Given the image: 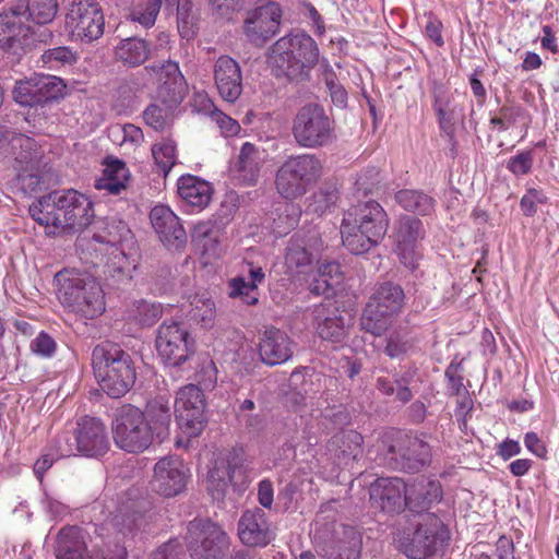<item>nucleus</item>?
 <instances>
[{
	"instance_id": "nucleus-1",
	"label": "nucleus",
	"mask_w": 559,
	"mask_h": 559,
	"mask_svg": "<svg viewBox=\"0 0 559 559\" xmlns=\"http://www.w3.org/2000/svg\"><path fill=\"white\" fill-rule=\"evenodd\" d=\"M110 509L109 506L106 507ZM96 527L97 536L87 546V534L76 525L62 527L56 535L53 555L56 559H127L128 551L122 538L140 530L144 523V514L135 501L122 502L116 513Z\"/></svg>"
},
{
	"instance_id": "nucleus-2",
	"label": "nucleus",
	"mask_w": 559,
	"mask_h": 559,
	"mask_svg": "<svg viewBox=\"0 0 559 559\" xmlns=\"http://www.w3.org/2000/svg\"><path fill=\"white\" fill-rule=\"evenodd\" d=\"M29 214L50 234L75 233L87 227L94 218L92 201L74 190L49 192L29 206Z\"/></svg>"
},
{
	"instance_id": "nucleus-3",
	"label": "nucleus",
	"mask_w": 559,
	"mask_h": 559,
	"mask_svg": "<svg viewBox=\"0 0 559 559\" xmlns=\"http://www.w3.org/2000/svg\"><path fill=\"white\" fill-rule=\"evenodd\" d=\"M388 227L389 217L380 203L373 200L358 202L343 214L342 242L352 253L362 254L384 238Z\"/></svg>"
},
{
	"instance_id": "nucleus-4",
	"label": "nucleus",
	"mask_w": 559,
	"mask_h": 559,
	"mask_svg": "<svg viewBox=\"0 0 559 559\" xmlns=\"http://www.w3.org/2000/svg\"><path fill=\"white\" fill-rule=\"evenodd\" d=\"M56 296L61 306L79 319L93 320L106 309L105 294L94 276L76 269L55 275Z\"/></svg>"
},
{
	"instance_id": "nucleus-5",
	"label": "nucleus",
	"mask_w": 559,
	"mask_h": 559,
	"mask_svg": "<svg viewBox=\"0 0 559 559\" xmlns=\"http://www.w3.org/2000/svg\"><path fill=\"white\" fill-rule=\"evenodd\" d=\"M319 55L314 39L306 33H298L277 39L270 48L267 62L275 76L302 80L318 63Z\"/></svg>"
},
{
	"instance_id": "nucleus-6",
	"label": "nucleus",
	"mask_w": 559,
	"mask_h": 559,
	"mask_svg": "<svg viewBox=\"0 0 559 559\" xmlns=\"http://www.w3.org/2000/svg\"><path fill=\"white\" fill-rule=\"evenodd\" d=\"M96 380L108 396L119 399L133 386L136 372L131 356L119 345L103 342L92 353Z\"/></svg>"
},
{
	"instance_id": "nucleus-7",
	"label": "nucleus",
	"mask_w": 559,
	"mask_h": 559,
	"mask_svg": "<svg viewBox=\"0 0 559 559\" xmlns=\"http://www.w3.org/2000/svg\"><path fill=\"white\" fill-rule=\"evenodd\" d=\"M109 448L104 424L95 417L82 416L71 428L64 429L56 439V449L61 457L84 455L97 457Z\"/></svg>"
},
{
	"instance_id": "nucleus-8",
	"label": "nucleus",
	"mask_w": 559,
	"mask_h": 559,
	"mask_svg": "<svg viewBox=\"0 0 559 559\" xmlns=\"http://www.w3.org/2000/svg\"><path fill=\"white\" fill-rule=\"evenodd\" d=\"M405 304L403 288L391 282H385L376 287L367 302L361 319V328L373 334L382 335L392 324Z\"/></svg>"
},
{
	"instance_id": "nucleus-9",
	"label": "nucleus",
	"mask_w": 559,
	"mask_h": 559,
	"mask_svg": "<svg viewBox=\"0 0 559 559\" xmlns=\"http://www.w3.org/2000/svg\"><path fill=\"white\" fill-rule=\"evenodd\" d=\"M322 163L313 154L289 156L277 169L275 187L287 200H294L307 192L322 175Z\"/></svg>"
},
{
	"instance_id": "nucleus-10",
	"label": "nucleus",
	"mask_w": 559,
	"mask_h": 559,
	"mask_svg": "<svg viewBox=\"0 0 559 559\" xmlns=\"http://www.w3.org/2000/svg\"><path fill=\"white\" fill-rule=\"evenodd\" d=\"M313 544L324 559H359L361 540L352 526L316 521Z\"/></svg>"
},
{
	"instance_id": "nucleus-11",
	"label": "nucleus",
	"mask_w": 559,
	"mask_h": 559,
	"mask_svg": "<svg viewBox=\"0 0 559 559\" xmlns=\"http://www.w3.org/2000/svg\"><path fill=\"white\" fill-rule=\"evenodd\" d=\"M292 134L300 147H323L334 138L333 121L322 106L308 104L299 108L293 118Z\"/></svg>"
},
{
	"instance_id": "nucleus-12",
	"label": "nucleus",
	"mask_w": 559,
	"mask_h": 559,
	"mask_svg": "<svg viewBox=\"0 0 559 559\" xmlns=\"http://www.w3.org/2000/svg\"><path fill=\"white\" fill-rule=\"evenodd\" d=\"M185 538L192 559H226L229 552V536L211 521H191Z\"/></svg>"
},
{
	"instance_id": "nucleus-13",
	"label": "nucleus",
	"mask_w": 559,
	"mask_h": 559,
	"mask_svg": "<svg viewBox=\"0 0 559 559\" xmlns=\"http://www.w3.org/2000/svg\"><path fill=\"white\" fill-rule=\"evenodd\" d=\"M112 437L116 445L129 453L147 450L156 439L142 418V412L133 405L122 406L112 423Z\"/></svg>"
},
{
	"instance_id": "nucleus-14",
	"label": "nucleus",
	"mask_w": 559,
	"mask_h": 559,
	"mask_svg": "<svg viewBox=\"0 0 559 559\" xmlns=\"http://www.w3.org/2000/svg\"><path fill=\"white\" fill-rule=\"evenodd\" d=\"M175 416L178 427L187 440L178 438L177 447L187 445L190 438L199 436L205 425V399L201 389L195 384L180 388L175 397Z\"/></svg>"
},
{
	"instance_id": "nucleus-15",
	"label": "nucleus",
	"mask_w": 559,
	"mask_h": 559,
	"mask_svg": "<svg viewBox=\"0 0 559 559\" xmlns=\"http://www.w3.org/2000/svg\"><path fill=\"white\" fill-rule=\"evenodd\" d=\"M105 17L95 0H73L66 15V29L74 40L92 43L104 34Z\"/></svg>"
},
{
	"instance_id": "nucleus-16",
	"label": "nucleus",
	"mask_w": 559,
	"mask_h": 559,
	"mask_svg": "<svg viewBox=\"0 0 559 559\" xmlns=\"http://www.w3.org/2000/svg\"><path fill=\"white\" fill-rule=\"evenodd\" d=\"M449 538V532L442 521L428 515L419 523L411 538H399L400 550L412 559H425L431 556Z\"/></svg>"
},
{
	"instance_id": "nucleus-17",
	"label": "nucleus",
	"mask_w": 559,
	"mask_h": 559,
	"mask_svg": "<svg viewBox=\"0 0 559 559\" xmlns=\"http://www.w3.org/2000/svg\"><path fill=\"white\" fill-rule=\"evenodd\" d=\"M283 10L275 1H265L247 11L243 20V34L254 46L262 47L277 35Z\"/></svg>"
},
{
	"instance_id": "nucleus-18",
	"label": "nucleus",
	"mask_w": 559,
	"mask_h": 559,
	"mask_svg": "<svg viewBox=\"0 0 559 559\" xmlns=\"http://www.w3.org/2000/svg\"><path fill=\"white\" fill-rule=\"evenodd\" d=\"M156 349L170 366H180L194 353V340L179 322H164L157 332Z\"/></svg>"
},
{
	"instance_id": "nucleus-19",
	"label": "nucleus",
	"mask_w": 559,
	"mask_h": 559,
	"mask_svg": "<svg viewBox=\"0 0 559 559\" xmlns=\"http://www.w3.org/2000/svg\"><path fill=\"white\" fill-rule=\"evenodd\" d=\"M237 534L241 544L248 548H264L276 536L269 515L257 507L242 512L237 523Z\"/></svg>"
},
{
	"instance_id": "nucleus-20",
	"label": "nucleus",
	"mask_w": 559,
	"mask_h": 559,
	"mask_svg": "<svg viewBox=\"0 0 559 559\" xmlns=\"http://www.w3.org/2000/svg\"><path fill=\"white\" fill-rule=\"evenodd\" d=\"M322 241L317 231L295 233L288 241L285 252L286 272L296 276L310 267L317 258Z\"/></svg>"
},
{
	"instance_id": "nucleus-21",
	"label": "nucleus",
	"mask_w": 559,
	"mask_h": 559,
	"mask_svg": "<svg viewBox=\"0 0 559 559\" xmlns=\"http://www.w3.org/2000/svg\"><path fill=\"white\" fill-rule=\"evenodd\" d=\"M311 324L323 341L341 344L347 336V324L336 301L324 299L309 308Z\"/></svg>"
},
{
	"instance_id": "nucleus-22",
	"label": "nucleus",
	"mask_w": 559,
	"mask_h": 559,
	"mask_svg": "<svg viewBox=\"0 0 559 559\" xmlns=\"http://www.w3.org/2000/svg\"><path fill=\"white\" fill-rule=\"evenodd\" d=\"M189 469L177 455L159 459L154 466L152 486L164 497H175L182 492L187 486Z\"/></svg>"
},
{
	"instance_id": "nucleus-23",
	"label": "nucleus",
	"mask_w": 559,
	"mask_h": 559,
	"mask_svg": "<svg viewBox=\"0 0 559 559\" xmlns=\"http://www.w3.org/2000/svg\"><path fill=\"white\" fill-rule=\"evenodd\" d=\"M155 73L157 87L156 100L162 105L177 107L188 93V85L179 64L174 61H167L157 69L152 68Z\"/></svg>"
},
{
	"instance_id": "nucleus-24",
	"label": "nucleus",
	"mask_w": 559,
	"mask_h": 559,
	"mask_svg": "<svg viewBox=\"0 0 559 559\" xmlns=\"http://www.w3.org/2000/svg\"><path fill=\"white\" fill-rule=\"evenodd\" d=\"M407 485L399 477H381L369 488L372 507L385 513H399L406 507Z\"/></svg>"
},
{
	"instance_id": "nucleus-25",
	"label": "nucleus",
	"mask_w": 559,
	"mask_h": 559,
	"mask_svg": "<svg viewBox=\"0 0 559 559\" xmlns=\"http://www.w3.org/2000/svg\"><path fill=\"white\" fill-rule=\"evenodd\" d=\"M150 219L159 240L169 250H180L187 243V234L179 217L166 205H156Z\"/></svg>"
},
{
	"instance_id": "nucleus-26",
	"label": "nucleus",
	"mask_w": 559,
	"mask_h": 559,
	"mask_svg": "<svg viewBox=\"0 0 559 559\" xmlns=\"http://www.w3.org/2000/svg\"><path fill=\"white\" fill-rule=\"evenodd\" d=\"M213 74L219 96L227 103H235L242 93V72L239 63L229 56H221L215 61Z\"/></svg>"
},
{
	"instance_id": "nucleus-27",
	"label": "nucleus",
	"mask_w": 559,
	"mask_h": 559,
	"mask_svg": "<svg viewBox=\"0 0 559 559\" xmlns=\"http://www.w3.org/2000/svg\"><path fill=\"white\" fill-rule=\"evenodd\" d=\"M243 460L237 452H231L226 459H218L209 471L207 490L213 500L224 499L226 491L237 474H242Z\"/></svg>"
},
{
	"instance_id": "nucleus-28",
	"label": "nucleus",
	"mask_w": 559,
	"mask_h": 559,
	"mask_svg": "<svg viewBox=\"0 0 559 559\" xmlns=\"http://www.w3.org/2000/svg\"><path fill=\"white\" fill-rule=\"evenodd\" d=\"M294 353V342L288 334L274 326L265 329L259 343L261 360L276 366L289 360Z\"/></svg>"
},
{
	"instance_id": "nucleus-29",
	"label": "nucleus",
	"mask_w": 559,
	"mask_h": 559,
	"mask_svg": "<svg viewBox=\"0 0 559 559\" xmlns=\"http://www.w3.org/2000/svg\"><path fill=\"white\" fill-rule=\"evenodd\" d=\"M141 412L143 421L156 439V442L162 443L168 439L173 423L169 400L166 396L151 399Z\"/></svg>"
},
{
	"instance_id": "nucleus-30",
	"label": "nucleus",
	"mask_w": 559,
	"mask_h": 559,
	"mask_svg": "<svg viewBox=\"0 0 559 559\" xmlns=\"http://www.w3.org/2000/svg\"><path fill=\"white\" fill-rule=\"evenodd\" d=\"M177 191L186 205L195 212L204 210L213 195V187L209 181L190 174L180 176Z\"/></svg>"
},
{
	"instance_id": "nucleus-31",
	"label": "nucleus",
	"mask_w": 559,
	"mask_h": 559,
	"mask_svg": "<svg viewBox=\"0 0 559 559\" xmlns=\"http://www.w3.org/2000/svg\"><path fill=\"white\" fill-rule=\"evenodd\" d=\"M442 498L441 485L424 477L415 479L406 488V507L412 512H424Z\"/></svg>"
},
{
	"instance_id": "nucleus-32",
	"label": "nucleus",
	"mask_w": 559,
	"mask_h": 559,
	"mask_svg": "<svg viewBox=\"0 0 559 559\" xmlns=\"http://www.w3.org/2000/svg\"><path fill=\"white\" fill-rule=\"evenodd\" d=\"M10 12L38 25L49 24L58 12L57 0H12Z\"/></svg>"
},
{
	"instance_id": "nucleus-33",
	"label": "nucleus",
	"mask_w": 559,
	"mask_h": 559,
	"mask_svg": "<svg viewBox=\"0 0 559 559\" xmlns=\"http://www.w3.org/2000/svg\"><path fill=\"white\" fill-rule=\"evenodd\" d=\"M389 452L392 459L404 471L415 473L430 462L431 450L427 442L418 438H409L405 448H400L399 456L395 455V445H391Z\"/></svg>"
},
{
	"instance_id": "nucleus-34",
	"label": "nucleus",
	"mask_w": 559,
	"mask_h": 559,
	"mask_svg": "<svg viewBox=\"0 0 559 559\" xmlns=\"http://www.w3.org/2000/svg\"><path fill=\"white\" fill-rule=\"evenodd\" d=\"M130 173L126 164L118 159L108 160L105 164L103 175L95 180L97 190H105L109 194H119L127 188Z\"/></svg>"
},
{
	"instance_id": "nucleus-35",
	"label": "nucleus",
	"mask_w": 559,
	"mask_h": 559,
	"mask_svg": "<svg viewBox=\"0 0 559 559\" xmlns=\"http://www.w3.org/2000/svg\"><path fill=\"white\" fill-rule=\"evenodd\" d=\"M191 241L203 254L216 257L219 253V229L215 221L197 222L191 229Z\"/></svg>"
},
{
	"instance_id": "nucleus-36",
	"label": "nucleus",
	"mask_w": 559,
	"mask_h": 559,
	"mask_svg": "<svg viewBox=\"0 0 559 559\" xmlns=\"http://www.w3.org/2000/svg\"><path fill=\"white\" fill-rule=\"evenodd\" d=\"M194 108L199 112L209 115L211 119L219 127L225 136H234L239 133L240 124L229 116L216 108L214 103L206 94H198L194 98Z\"/></svg>"
},
{
	"instance_id": "nucleus-37",
	"label": "nucleus",
	"mask_w": 559,
	"mask_h": 559,
	"mask_svg": "<svg viewBox=\"0 0 559 559\" xmlns=\"http://www.w3.org/2000/svg\"><path fill=\"white\" fill-rule=\"evenodd\" d=\"M262 158L259 150L250 142L242 144L238 157L237 169L239 177L247 185H254L258 181Z\"/></svg>"
},
{
	"instance_id": "nucleus-38",
	"label": "nucleus",
	"mask_w": 559,
	"mask_h": 559,
	"mask_svg": "<svg viewBox=\"0 0 559 559\" xmlns=\"http://www.w3.org/2000/svg\"><path fill=\"white\" fill-rule=\"evenodd\" d=\"M342 278L341 265L337 262L321 263L310 284V292L314 295H328Z\"/></svg>"
},
{
	"instance_id": "nucleus-39",
	"label": "nucleus",
	"mask_w": 559,
	"mask_h": 559,
	"mask_svg": "<svg viewBox=\"0 0 559 559\" xmlns=\"http://www.w3.org/2000/svg\"><path fill=\"white\" fill-rule=\"evenodd\" d=\"M148 55L150 49L146 41L140 38L122 39L116 47L117 59L131 67L142 64Z\"/></svg>"
},
{
	"instance_id": "nucleus-40",
	"label": "nucleus",
	"mask_w": 559,
	"mask_h": 559,
	"mask_svg": "<svg viewBox=\"0 0 559 559\" xmlns=\"http://www.w3.org/2000/svg\"><path fill=\"white\" fill-rule=\"evenodd\" d=\"M432 107L438 117V122L441 129H447L452 121L453 110L451 105L453 95L450 87L443 83L435 82L431 90Z\"/></svg>"
},
{
	"instance_id": "nucleus-41",
	"label": "nucleus",
	"mask_w": 559,
	"mask_h": 559,
	"mask_svg": "<svg viewBox=\"0 0 559 559\" xmlns=\"http://www.w3.org/2000/svg\"><path fill=\"white\" fill-rule=\"evenodd\" d=\"M93 239L99 243L98 248H108L109 246H129L133 245V237L128 225L121 221L111 222L107 225L105 234L94 235Z\"/></svg>"
},
{
	"instance_id": "nucleus-42",
	"label": "nucleus",
	"mask_w": 559,
	"mask_h": 559,
	"mask_svg": "<svg viewBox=\"0 0 559 559\" xmlns=\"http://www.w3.org/2000/svg\"><path fill=\"white\" fill-rule=\"evenodd\" d=\"M396 202L406 211L427 215L435 207V200L417 190H401L395 195Z\"/></svg>"
},
{
	"instance_id": "nucleus-43",
	"label": "nucleus",
	"mask_w": 559,
	"mask_h": 559,
	"mask_svg": "<svg viewBox=\"0 0 559 559\" xmlns=\"http://www.w3.org/2000/svg\"><path fill=\"white\" fill-rule=\"evenodd\" d=\"M412 378L413 376L409 372L401 374V377L396 378L394 381L386 377H379L377 379V388L386 396L395 394L396 400L405 404L413 399V393L408 388Z\"/></svg>"
},
{
	"instance_id": "nucleus-44",
	"label": "nucleus",
	"mask_w": 559,
	"mask_h": 559,
	"mask_svg": "<svg viewBox=\"0 0 559 559\" xmlns=\"http://www.w3.org/2000/svg\"><path fill=\"white\" fill-rule=\"evenodd\" d=\"M17 145L23 150V152L15 157V160L22 165L20 168L21 171L17 174V179L23 181L26 178L24 173L34 167L40 157V152L36 148L35 142L24 135H16L12 139V146L16 147Z\"/></svg>"
},
{
	"instance_id": "nucleus-45",
	"label": "nucleus",
	"mask_w": 559,
	"mask_h": 559,
	"mask_svg": "<svg viewBox=\"0 0 559 559\" xmlns=\"http://www.w3.org/2000/svg\"><path fill=\"white\" fill-rule=\"evenodd\" d=\"M396 245H418L425 236L420 219L403 216L399 219L396 228Z\"/></svg>"
},
{
	"instance_id": "nucleus-46",
	"label": "nucleus",
	"mask_w": 559,
	"mask_h": 559,
	"mask_svg": "<svg viewBox=\"0 0 559 559\" xmlns=\"http://www.w3.org/2000/svg\"><path fill=\"white\" fill-rule=\"evenodd\" d=\"M215 313V304L207 294H198L191 300L190 319L201 323L202 326H212Z\"/></svg>"
},
{
	"instance_id": "nucleus-47",
	"label": "nucleus",
	"mask_w": 559,
	"mask_h": 559,
	"mask_svg": "<svg viewBox=\"0 0 559 559\" xmlns=\"http://www.w3.org/2000/svg\"><path fill=\"white\" fill-rule=\"evenodd\" d=\"M415 344V338L407 329L393 331L388 340L384 353L390 358H400L408 354Z\"/></svg>"
},
{
	"instance_id": "nucleus-48",
	"label": "nucleus",
	"mask_w": 559,
	"mask_h": 559,
	"mask_svg": "<svg viewBox=\"0 0 559 559\" xmlns=\"http://www.w3.org/2000/svg\"><path fill=\"white\" fill-rule=\"evenodd\" d=\"M152 154L156 165L167 176L177 163L175 142L170 139H162L152 146Z\"/></svg>"
},
{
	"instance_id": "nucleus-49",
	"label": "nucleus",
	"mask_w": 559,
	"mask_h": 559,
	"mask_svg": "<svg viewBox=\"0 0 559 559\" xmlns=\"http://www.w3.org/2000/svg\"><path fill=\"white\" fill-rule=\"evenodd\" d=\"M163 309L159 304L139 300L129 310V318L143 326L153 325L162 317Z\"/></svg>"
},
{
	"instance_id": "nucleus-50",
	"label": "nucleus",
	"mask_w": 559,
	"mask_h": 559,
	"mask_svg": "<svg viewBox=\"0 0 559 559\" xmlns=\"http://www.w3.org/2000/svg\"><path fill=\"white\" fill-rule=\"evenodd\" d=\"M40 104L62 97L66 90L63 80L55 75L35 74Z\"/></svg>"
},
{
	"instance_id": "nucleus-51",
	"label": "nucleus",
	"mask_w": 559,
	"mask_h": 559,
	"mask_svg": "<svg viewBox=\"0 0 559 559\" xmlns=\"http://www.w3.org/2000/svg\"><path fill=\"white\" fill-rule=\"evenodd\" d=\"M131 246H109L108 248H95V250L104 254L109 272L123 273L131 265L126 251V247L130 248Z\"/></svg>"
},
{
	"instance_id": "nucleus-52",
	"label": "nucleus",
	"mask_w": 559,
	"mask_h": 559,
	"mask_svg": "<svg viewBox=\"0 0 559 559\" xmlns=\"http://www.w3.org/2000/svg\"><path fill=\"white\" fill-rule=\"evenodd\" d=\"M78 52L67 46L47 49L41 55V61L48 69L72 66L78 61Z\"/></svg>"
},
{
	"instance_id": "nucleus-53",
	"label": "nucleus",
	"mask_w": 559,
	"mask_h": 559,
	"mask_svg": "<svg viewBox=\"0 0 559 559\" xmlns=\"http://www.w3.org/2000/svg\"><path fill=\"white\" fill-rule=\"evenodd\" d=\"M13 96L15 102L22 106H35L40 104L36 76L34 75L25 81H19L13 90Z\"/></svg>"
},
{
	"instance_id": "nucleus-54",
	"label": "nucleus",
	"mask_w": 559,
	"mask_h": 559,
	"mask_svg": "<svg viewBox=\"0 0 559 559\" xmlns=\"http://www.w3.org/2000/svg\"><path fill=\"white\" fill-rule=\"evenodd\" d=\"M162 8V0H146L135 7L130 16L133 22L144 27H152Z\"/></svg>"
},
{
	"instance_id": "nucleus-55",
	"label": "nucleus",
	"mask_w": 559,
	"mask_h": 559,
	"mask_svg": "<svg viewBox=\"0 0 559 559\" xmlns=\"http://www.w3.org/2000/svg\"><path fill=\"white\" fill-rule=\"evenodd\" d=\"M229 297L240 298L246 305L253 306L259 301L258 288L247 282L243 276H237L229 282Z\"/></svg>"
},
{
	"instance_id": "nucleus-56",
	"label": "nucleus",
	"mask_w": 559,
	"mask_h": 559,
	"mask_svg": "<svg viewBox=\"0 0 559 559\" xmlns=\"http://www.w3.org/2000/svg\"><path fill=\"white\" fill-rule=\"evenodd\" d=\"M337 200L338 193L335 189H320L319 191L312 194L310 203L308 205V210L318 215H322L326 211L335 206Z\"/></svg>"
},
{
	"instance_id": "nucleus-57",
	"label": "nucleus",
	"mask_w": 559,
	"mask_h": 559,
	"mask_svg": "<svg viewBox=\"0 0 559 559\" xmlns=\"http://www.w3.org/2000/svg\"><path fill=\"white\" fill-rule=\"evenodd\" d=\"M175 108L167 105L158 106L157 104H152L144 110L143 119L151 128L163 130L167 126L168 118Z\"/></svg>"
},
{
	"instance_id": "nucleus-58",
	"label": "nucleus",
	"mask_w": 559,
	"mask_h": 559,
	"mask_svg": "<svg viewBox=\"0 0 559 559\" xmlns=\"http://www.w3.org/2000/svg\"><path fill=\"white\" fill-rule=\"evenodd\" d=\"M395 252L400 262L408 270H416L423 258L421 245H396Z\"/></svg>"
},
{
	"instance_id": "nucleus-59",
	"label": "nucleus",
	"mask_w": 559,
	"mask_h": 559,
	"mask_svg": "<svg viewBox=\"0 0 559 559\" xmlns=\"http://www.w3.org/2000/svg\"><path fill=\"white\" fill-rule=\"evenodd\" d=\"M533 160V153L531 151H521L510 157L507 168L514 176L527 175L532 170Z\"/></svg>"
},
{
	"instance_id": "nucleus-60",
	"label": "nucleus",
	"mask_w": 559,
	"mask_h": 559,
	"mask_svg": "<svg viewBox=\"0 0 559 559\" xmlns=\"http://www.w3.org/2000/svg\"><path fill=\"white\" fill-rule=\"evenodd\" d=\"M523 109L519 106H503L499 116L492 117L490 123L499 131L508 130L522 115Z\"/></svg>"
},
{
	"instance_id": "nucleus-61",
	"label": "nucleus",
	"mask_w": 559,
	"mask_h": 559,
	"mask_svg": "<svg viewBox=\"0 0 559 559\" xmlns=\"http://www.w3.org/2000/svg\"><path fill=\"white\" fill-rule=\"evenodd\" d=\"M380 182V171L376 167H368L358 175L355 181V189L358 193L367 195Z\"/></svg>"
},
{
	"instance_id": "nucleus-62",
	"label": "nucleus",
	"mask_w": 559,
	"mask_h": 559,
	"mask_svg": "<svg viewBox=\"0 0 559 559\" xmlns=\"http://www.w3.org/2000/svg\"><path fill=\"white\" fill-rule=\"evenodd\" d=\"M55 340L46 332H40L32 342L31 350L41 357H51L56 352Z\"/></svg>"
},
{
	"instance_id": "nucleus-63",
	"label": "nucleus",
	"mask_w": 559,
	"mask_h": 559,
	"mask_svg": "<svg viewBox=\"0 0 559 559\" xmlns=\"http://www.w3.org/2000/svg\"><path fill=\"white\" fill-rule=\"evenodd\" d=\"M546 201V197L544 193L537 189H530L522 197L520 201V207L524 215L526 216H533L537 209L536 205L538 203H544Z\"/></svg>"
},
{
	"instance_id": "nucleus-64",
	"label": "nucleus",
	"mask_w": 559,
	"mask_h": 559,
	"mask_svg": "<svg viewBox=\"0 0 559 559\" xmlns=\"http://www.w3.org/2000/svg\"><path fill=\"white\" fill-rule=\"evenodd\" d=\"M445 377L448 379L449 386L454 394L460 395L465 391L463 376L461 372V364L451 362L445 370Z\"/></svg>"
}]
</instances>
